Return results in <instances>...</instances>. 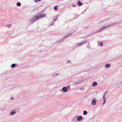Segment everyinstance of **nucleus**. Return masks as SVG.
<instances>
[{
  "label": "nucleus",
  "mask_w": 122,
  "mask_h": 122,
  "mask_svg": "<svg viewBox=\"0 0 122 122\" xmlns=\"http://www.w3.org/2000/svg\"><path fill=\"white\" fill-rule=\"evenodd\" d=\"M59 74L58 73H57L56 74V75H59Z\"/></svg>",
  "instance_id": "24"
},
{
  "label": "nucleus",
  "mask_w": 122,
  "mask_h": 122,
  "mask_svg": "<svg viewBox=\"0 0 122 122\" xmlns=\"http://www.w3.org/2000/svg\"><path fill=\"white\" fill-rule=\"evenodd\" d=\"M103 100H104V101L106 102L105 99V97L104 95L103 96Z\"/></svg>",
  "instance_id": "16"
},
{
  "label": "nucleus",
  "mask_w": 122,
  "mask_h": 122,
  "mask_svg": "<svg viewBox=\"0 0 122 122\" xmlns=\"http://www.w3.org/2000/svg\"><path fill=\"white\" fill-rule=\"evenodd\" d=\"M80 89L81 90H84V88L83 87H81L80 88Z\"/></svg>",
  "instance_id": "14"
},
{
  "label": "nucleus",
  "mask_w": 122,
  "mask_h": 122,
  "mask_svg": "<svg viewBox=\"0 0 122 122\" xmlns=\"http://www.w3.org/2000/svg\"><path fill=\"white\" fill-rule=\"evenodd\" d=\"M79 83H76L75 84V85H76L77 84H79Z\"/></svg>",
  "instance_id": "21"
},
{
  "label": "nucleus",
  "mask_w": 122,
  "mask_h": 122,
  "mask_svg": "<svg viewBox=\"0 0 122 122\" xmlns=\"http://www.w3.org/2000/svg\"><path fill=\"white\" fill-rule=\"evenodd\" d=\"M96 100L95 99H93V100L92 101V105H96Z\"/></svg>",
  "instance_id": "3"
},
{
  "label": "nucleus",
  "mask_w": 122,
  "mask_h": 122,
  "mask_svg": "<svg viewBox=\"0 0 122 122\" xmlns=\"http://www.w3.org/2000/svg\"><path fill=\"white\" fill-rule=\"evenodd\" d=\"M82 119V117L81 116H79L77 117V120L79 121H81Z\"/></svg>",
  "instance_id": "5"
},
{
  "label": "nucleus",
  "mask_w": 122,
  "mask_h": 122,
  "mask_svg": "<svg viewBox=\"0 0 122 122\" xmlns=\"http://www.w3.org/2000/svg\"><path fill=\"white\" fill-rule=\"evenodd\" d=\"M87 114V112L85 111H83V114L84 115H85Z\"/></svg>",
  "instance_id": "11"
},
{
  "label": "nucleus",
  "mask_w": 122,
  "mask_h": 122,
  "mask_svg": "<svg viewBox=\"0 0 122 122\" xmlns=\"http://www.w3.org/2000/svg\"><path fill=\"white\" fill-rule=\"evenodd\" d=\"M97 85V83L96 82H94L92 84V86H93L94 87L96 86Z\"/></svg>",
  "instance_id": "7"
},
{
  "label": "nucleus",
  "mask_w": 122,
  "mask_h": 122,
  "mask_svg": "<svg viewBox=\"0 0 122 122\" xmlns=\"http://www.w3.org/2000/svg\"><path fill=\"white\" fill-rule=\"evenodd\" d=\"M79 44L80 45L81 44Z\"/></svg>",
  "instance_id": "28"
},
{
  "label": "nucleus",
  "mask_w": 122,
  "mask_h": 122,
  "mask_svg": "<svg viewBox=\"0 0 122 122\" xmlns=\"http://www.w3.org/2000/svg\"><path fill=\"white\" fill-rule=\"evenodd\" d=\"M78 2L77 3L78 5L80 6H81L82 4L81 2L80 1H78Z\"/></svg>",
  "instance_id": "9"
},
{
  "label": "nucleus",
  "mask_w": 122,
  "mask_h": 122,
  "mask_svg": "<svg viewBox=\"0 0 122 122\" xmlns=\"http://www.w3.org/2000/svg\"><path fill=\"white\" fill-rule=\"evenodd\" d=\"M103 43L102 42L100 44V45L101 46H102L103 45Z\"/></svg>",
  "instance_id": "17"
},
{
  "label": "nucleus",
  "mask_w": 122,
  "mask_h": 122,
  "mask_svg": "<svg viewBox=\"0 0 122 122\" xmlns=\"http://www.w3.org/2000/svg\"><path fill=\"white\" fill-rule=\"evenodd\" d=\"M38 0L39 1H41V0Z\"/></svg>",
  "instance_id": "27"
},
{
  "label": "nucleus",
  "mask_w": 122,
  "mask_h": 122,
  "mask_svg": "<svg viewBox=\"0 0 122 122\" xmlns=\"http://www.w3.org/2000/svg\"><path fill=\"white\" fill-rule=\"evenodd\" d=\"M15 65L16 64H15L13 63L11 65L10 67L12 68H14L15 66Z\"/></svg>",
  "instance_id": "10"
},
{
  "label": "nucleus",
  "mask_w": 122,
  "mask_h": 122,
  "mask_svg": "<svg viewBox=\"0 0 122 122\" xmlns=\"http://www.w3.org/2000/svg\"><path fill=\"white\" fill-rule=\"evenodd\" d=\"M105 102H106L104 101V102H103V104H104V103H105Z\"/></svg>",
  "instance_id": "25"
},
{
  "label": "nucleus",
  "mask_w": 122,
  "mask_h": 122,
  "mask_svg": "<svg viewBox=\"0 0 122 122\" xmlns=\"http://www.w3.org/2000/svg\"><path fill=\"white\" fill-rule=\"evenodd\" d=\"M43 16H44L41 13H39L37 15H36L35 17H34L33 18L31 19V21L32 22H33V21H36L38 19L43 17Z\"/></svg>",
  "instance_id": "1"
},
{
  "label": "nucleus",
  "mask_w": 122,
  "mask_h": 122,
  "mask_svg": "<svg viewBox=\"0 0 122 122\" xmlns=\"http://www.w3.org/2000/svg\"><path fill=\"white\" fill-rule=\"evenodd\" d=\"M109 26H106L104 27H102L100 30L99 31H100L101 30H103L106 28H107Z\"/></svg>",
  "instance_id": "8"
},
{
  "label": "nucleus",
  "mask_w": 122,
  "mask_h": 122,
  "mask_svg": "<svg viewBox=\"0 0 122 122\" xmlns=\"http://www.w3.org/2000/svg\"><path fill=\"white\" fill-rule=\"evenodd\" d=\"M16 5L18 6H20L21 3H20L18 2L17 3Z\"/></svg>",
  "instance_id": "12"
},
{
  "label": "nucleus",
  "mask_w": 122,
  "mask_h": 122,
  "mask_svg": "<svg viewBox=\"0 0 122 122\" xmlns=\"http://www.w3.org/2000/svg\"><path fill=\"white\" fill-rule=\"evenodd\" d=\"M72 6L74 7H75V5H72Z\"/></svg>",
  "instance_id": "23"
},
{
  "label": "nucleus",
  "mask_w": 122,
  "mask_h": 122,
  "mask_svg": "<svg viewBox=\"0 0 122 122\" xmlns=\"http://www.w3.org/2000/svg\"><path fill=\"white\" fill-rule=\"evenodd\" d=\"M57 9L58 7L57 6H55L54 7V9L55 10H56Z\"/></svg>",
  "instance_id": "13"
},
{
  "label": "nucleus",
  "mask_w": 122,
  "mask_h": 122,
  "mask_svg": "<svg viewBox=\"0 0 122 122\" xmlns=\"http://www.w3.org/2000/svg\"><path fill=\"white\" fill-rule=\"evenodd\" d=\"M68 36H69L68 35L64 37V39H65L67 37H68Z\"/></svg>",
  "instance_id": "18"
},
{
  "label": "nucleus",
  "mask_w": 122,
  "mask_h": 122,
  "mask_svg": "<svg viewBox=\"0 0 122 122\" xmlns=\"http://www.w3.org/2000/svg\"><path fill=\"white\" fill-rule=\"evenodd\" d=\"M68 88L69 90H70V87L69 86H68Z\"/></svg>",
  "instance_id": "22"
},
{
  "label": "nucleus",
  "mask_w": 122,
  "mask_h": 122,
  "mask_svg": "<svg viewBox=\"0 0 122 122\" xmlns=\"http://www.w3.org/2000/svg\"><path fill=\"white\" fill-rule=\"evenodd\" d=\"M105 66L106 68H108L110 66V65L109 64H107L105 65Z\"/></svg>",
  "instance_id": "6"
},
{
  "label": "nucleus",
  "mask_w": 122,
  "mask_h": 122,
  "mask_svg": "<svg viewBox=\"0 0 122 122\" xmlns=\"http://www.w3.org/2000/svg\"><path fill=\"white\" fill-rule=\"evenodd\" d=\"M11 99L12 100H13V98L12 97H11Z\"/></svg>",
  "instance_id": "20"
},
{
  "label": "nucleus",
  "mask_w": 122,
  "mask_h": 122,
  "mask_svg": "<svg viewBox=\"0 0 122 122\" xmlns=\"http://www.w3.org/2000/svg\"><path fill=\"white\" fill-rule=\"evenodd\" d=\"M11 24H10L7 25V27H10L11 26Z\"/></svg>",
  "instance_id": "15"
},
{
  "label": "nucleus",
  "mask_w": 122,
  "mask_h": 122,
  "mask_svg": "<svg viewBox=\"0 0 122 122\" xmlns=\"http://www.w3.org/2000/svg\"><path fill=\"white\" fill-rule=\"evenodd\" d=\"M70 61H67V63L68 64H69V63H70Z\"/></svg>",
  "instance_id": "19"
},
{
  "label": "nucleus",
  "mask_w": 122,
  "mask_h": 122,
  "mask_svg": "<svg viewBox=\"0 0 122 122\" xmlns=\"http://www.w3.org/2000/svg\"><path fill=\"white\" fill-rule=\"evenodd\" d=\"M16 113V112L15 111L13 110L10 113V114L11 115H13L15 114Z\"/></svg>",
  "instance_id": "4"
},
{
  "label": "nucleus",
  "mask_w": 122,
  "mask_h": 122,
  "mask_svg": "<svg viewBox=\"0 0 122 122\" xmlns=\"http://www.w3.org/2000/svg\"><path fill=\"white\" fill-rule=\"evenodd\" d=\"M61 91L62 92L63 91L64 92H66L68 91V90L67 89V88L66 87H63L62 89H61Z\"/></svg>",
  "instance_id": "2"
},
{
  "label": "nucleus",
  "mask_w": 122,
  "mask_h": 122,
  "mask_svg": "<svg viewBox=\"0 0 122 122\" xmlns=\"http://www.w3.org/2000/svg\"><path fill=\"white\" fill-rule=\"evenodd\" d=\"M105 92V93L104 94V95H105V94L106 93V92Z\"/></svg>",
  "instance_id": "26"
}]
</instances>
